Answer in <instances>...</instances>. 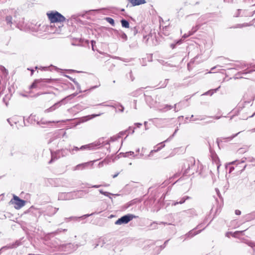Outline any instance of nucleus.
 Listing matches in <instances>:
<instances>
[{"mask_svg":"<svg viewBox=\"0 0 255 255\" xmlns=\"http://www.w3.org/2000/svg\"><path fill=\"white\" fill-rule=\"evenodd\" d=\"M93 43H94V41H92V49H93V50H94Z\"/></svg>","mask_w":255,"mask_h":255,"instance_id":"50","label":"nucleus"},{"mask_svg":"<svg viewBox=\"0 0 255 255\" xmlns=\"http://www.w3.org/2000/svg\"><path fill=\"white\" fill-rule=\"evenodd\" d=\"M67 78H68L69 79H70L71 81H72L75 84H77V82L75 81V79H73L72 78L70 77L69 76H66Z\"/></svg>","mask_w":255,"mask_h":255,"instance_id":"30","label":"nucleus"},{"mask_svg":"<svg viewBox=\"0 0 255 255\" xmlns=\"http://www.w3.org/2000/svg\"><path fill=\"white\" fill-rule=\"evenodd\" d=\"M54 159L53 155V154L52 153V158H51V159L49 161V163H52V162L53 161V160Z\"/></svg>","mask_w":255,"mask_h":255,"instance_id":"40","label":"nucleus"},{"mask_svg":"<svg viewBox=\"0 0 255 255\" xmlns=\"http://www.w3.org/2000/svg\"><path fill=\"white\" fill-rule=\"evenodd\" d=\"M144 124L145 125H146V124H147V122H145Z\"/></svg>","mask_w":255,"mask_h":255,"instance_id":"59","label":"nucleus"},{"mask_svg":"<svg viewBox=\"0 0 255 255\" xmlns=\"http://www.w3.org/2000/svg\"><path fill=\"white\" fill-rule=\"evenodd\" d=\"M33 72H34V70H31V74H33Z\"/></svg>","mask_w":255,"mask_h":255,"instance_id":"55","label":"nucleus"},{"mask_svg":"<svg viewBox=\"0 0 255 255\" xmlns=\"http://www.w3.org/2000/svg\"><path fill=\"white\" fill-rule=\"evenodd\" d=\"M99 192L102 194H103V195H104L105 196H109L111 194L110 193H109V192H104L102 190H100Z\"/></svg>","mask_w":255,"mask_h":255,"instance_id":"24","label":"nucleus"},{"mask_svg":"<svg viewBox=\"0 0 255 255\" xmlns=\"http://www.w3.org/2000/svg\"><path fill=\"white\" fill-rule=\"evenodd\" d=\"M246 167V166H244V168L242 170H242H244L245 169Z\"/></svg>","mask_w":255,"mask_h":255,"instance_id":"56","label":"nucleus"},{"mask_svg":"<svg viewBox=\"0 0 255 255\" xmlns=\"http://www.w3.org/2000/svg\"><path fill=\"white\" fill-rule=\"evenodd\" d=\"M235 214L237 215H240L241 214V212L239 210H236L235 211Z\"/></svg>","mask_w":255,"mask_h":255,"instance_id":"34","label":"nucleus"},{"mask_svg":"<svg viewBox=\"0 0 255 255\" xmlns=\"http://www.w3.org/2000/svg\"><path fill=\"white\" fill-rule=\"evenodd\" d=\"M242 11V9H238V13L236 14V17H238L240 16V13Z\"/></svg>","mask_w":255,"mask_h":255,"instance_id":"35","label":"nucleus"},{"mask_svg":"<svg viewBox=\"0 0 255 255\" xmlns=\"http://www.w3.org/2000/svg\"><path fill=\"white\" fill-rule=\"evenodd\" d=\"M168 242V240H167V241H166L164 242L163 248H164V247H165V246L167 245V244Z\"/></svg>","mask_w":255,"mask_h":255,"instance_id":"45","label":"nucleus"},{"mask_svg":"<svg viewBox=\"0 0 255 255\" xmlns=\"http://www.w3.org/2000/svg\"><path fill=\"white\" fill-rule=\"evenodd\" d=\"M135 216L132 214H128L119 218L115 222L116 225H122L128 223L129 221L135 218Z\"/></svg>","mask_w":255,"mask_h":255,"instance_id":"3","label":"nucleus"},{"mask_svg":"<svg viewBox=\"0 0 255 255\" xmlns=\"http://www.w3.org/2000/svg\"><path fill=\"white\" fill-rule=\"evenodd\" d=\"M47 15L51 23L61 24V22L65 20V17L56 11L47 13Z\"/></svg>","mask_w":255,"mask_h":255,"instance_id":"1","label":"nucleus"},{"mask_svg":"<svg viewBox=\"0 0 255 255\" xmlns=\"http://www.w3.org/2000/svg\"><path fill=\"white\" fill-rule=\"evenodd\" d=\"M120 107H121V108L119 109V111L121 112H123L124 111V107L121 105H120Z\"/></svg>","mask_w":255,"mask_h":255,"instance_id":"31","label":"nucleus"},{"mask_svg":"<svg viewBox=\"0 0 255 255\" xmlns=\"http://www.w3.org/2000/svg\"><path fill=\"white\" fill-rule=\"evenodd\" d=\"M106 20L107 22H108L109 23H110L111 24H112L113 26L115 24V21H114V20L111 18V17H106Z\"/></svg>","mask_w":255,"mask_h":255,"instance_id":"21","label":"nucleus"},{"mask_svg":"<svg viewBox=\"0 0 255 255\" xmlns=\"http://www.w3.org/2000/svg\"><path fill=\"white\" fill-rule=\"evenodd\" d=\"M119 173H116V174H115V175H114L113 176V178H116V177H117V176H118V175H119Z\"/></svg>","mask_w":255,"mask_h":255,"instance_id":"47","label":"nucleus"},{"mask_svg":"<svg viewBox=\"0 0 255 255\" xmlns=\"http://www.w3.org/2000/svg\"><path fill=\"white\" fill-rule=\"evenodd\" d=\"M254 130H255V129Z\"/></svg>","mask_w":255,"mask_h":255,"instance_id":"62","label":"nucleus"},{"mask_svg":"<svg viewBox=\"0 0 255 255\" xmlns=\"http://www.w3.org/2000/svg\"><path fill=\"white\" fill-rule=\"evenodd\" d=\"M41 81H43L44 82H49L50 80L49 79H43L41 80ZM41 81L40 80H35L34 83L31 85L30 88H34L36 87V85L39 83Z\"/></svg>","mask_w":255,"mask_h":255,"instance_id":"15","label":"nucleus"},{"mask_svg":"<svg viewBox=\"0 0 255 255\" xmlns=\"http://www.w3.org/2000/svg\"><path fill=\"white\" fill-rule=\"evenodd\" d=\"M87 186H88L89 187H92V188H98L100 187L101 185H95L90 186L89 184H86Z\"/></svg>","mask_w":255,"mask_h":255,"instance_id":"27","label":"nucleus"},{"mask_svg":"<svg viewBox=\"0 0 255 255\" xmlns=\"http://www.w3.org/2000/svg\"><path fill=\"white\" fill-rule=\"evenodd\" d=\"M215 68V67H214L212 68L211 69V70H213Z\"/></svg>","mask_w":255,"mask_h":255,"instance_id":"58","label":"nucleus"},{"mask_svg":"<svg viewBox=\"0 0 255 255\" xmlns=\"http://www.w3.org/2000/svg\"><path fill=\"white\" fill-rule=\"evenodd\" d=\"M59 102L57 103H55L54 105H53L52 106H51L49 108L46 109L45 111V113H49V112H51L54 111L58 107V106H59Z\"/></svg>","mask_w":255,"mask_h":255,"instance_id":"14","label":"nucleus"},{"mask_svg":"<svg viewBox=\"0 0 255 255\" xmlns=\"http://www.w3.org/2000/svg\"><path fill=\"white\" fill-rule=\"evenodd\" d=\"M119 36L124 40V41H126L127 40V35L124 33L122 31H120V32H117Z\"/></svg>","mask_w":255,"mask_h":255,"instance_id":"17","label":"nucleus"},{"mask_svg":"<svg viewBox=\"0 0 255 255\" xmlns=\"http://www.w3.org/2000/svg\"><path fill=\"white\" fill-rule=\"evenodd\" d=\"M163 224L164 225H171V224H168L167 223H166V222H160L159 224Z\"/></svg>","mask_w":255,"mask_h":255,"instance_id":"41","label":"nucleus"},{"mask_svg":"<svg viewBox=\"0 0 255 255\" xmlns=\"http://www.w3.org/2000/svg\"><path fill=\"white\" fill-rule=\"evenodd\" d=\"M101 115V114H98V115H92V116H93V117H94H94H97V116H100Z\"/></svg>","mask_w":255,"mask_h":255,"instance_id":"46","label":"nucleus"},{"mask_svg":"<svg viewBox=\"0 0 255 255\" xmlns=\"http://www.w3.org/2000/svg\"><path fill=\"white\" fill-rule=\"evenodd\" d=\"M134 102L135 103V106H134V109H136V100H134Z\"/></svg>","mask_w":255,"mask_h":255,"instance_id":"49","label":"nucleus"},{"mask_svg":"<svg viewBox=\"0 0 255 255\" xmlns=\"http://www.w3.org/2000/svg\"><path fill=\"white\" fill-rule=\"evenodd\" d=\"M248 245L249 246L252 248L254 251H255V243L252 242H249L248 243Z\"/></svg>","mask_w":255,"mask_h":255,"instance_id":"23","label":"nucleus"},{"mask_svg":"<svg viewBox=\"0 0 255 255\" xmlns=\"http://www.w3.org/2000/svg\"><path fill=\"white\" fill-rule=\"evenodd\" d=\"M254 114H253V115H252L251 116H250V117H253L254 116Z\"/></svg>","mask_w":255,"mask_h":255,"instance_id":"61","label":"nucleus"},{"mask_svg":"<svg viewBox=\"0 0 255 255\" xmlns=\"http://www.w3.org/2000/svg\"><path fill=\"white\" fill-rule=\"evenodd\" d=\"M151 99V97L149 96H147L145 98V100L147 102H148L149 100H150Z\"/></svg>","mask_w":255,"mask_h":255,"instance_id":"32","label":"nucleus"},{"mask_svg":"<svg viewBox=\"0 0 255 255\" xmlns=\"http://www.w3.org/2000/svg\"><path fill=\"white\" fill-rule=\"evenodd\" d=\"M170 46H171V47L172 49H173V48H175V44H171L170 45Z\"/></svg>","mask_w":255,"mask_h":255,"instance_id":"44","label":"nucleus"},{"mask_svg":"<svg viewBox=\"0 0 255 255\" xmlns=\"http://www.w3.org/2000/svg\"><path fill=\"white\" fill-rule=\"evenodd\" d=\"M191 199V197L188 196H185L181 198L180 200L177 202H174L172 203V205L176 206V205L180 204H182L184 203L186 200Z\"/></svg>","mask_w":255,"mask_h":255,"instance_id":"12","label":"nucleus"},{"mask_svg":"<svg viewBox=\"0 0 255 255\" xmlns=\"http://www.w3.org/2000/svg\"><path fill=\"white\" fill-rule=\"evenodd\" d=\"M198 29V27H196L195 28H193V31L192 32H190L189 34H184L182 36V38L185 39L187 38L191 35H192L194 32H195Z\"/></svg>","mask_w":255,"mask_h":255,"instance_id":"19","label":"nucleus"},{"mask_svg":"<svg viewBox=\"0 0 255 255\" xmlns=\"http://www.w3.org/2000/svg\"><path fill=\"white\" fill-rule=\"evenodd\" d=\"M140 149L138 148L136 150V152L139 153ZM139 153H138L137 154H139Z\"/></svg>","mask_w":255,"mask_h":255,"instance_id":"51","label":"nucleus"},{"mask_svg":"<svg viewBox=\"0 0 255 255\" xmlns=\"http://www.w3.org/2000/svg\"><path fill=\"white\" fill-rule=\"evenodd\" d=\"M0 70L2 72H4V73H5L6 74H7V70H6V69L4 67H3V66H0Z\"/></svg>","mask_w":255,"mask_h":255,"instance_id":"28","label":"nucleus"},{"mask_svg":"<svg viewBox=\"0 0 255 255\" xmlns=\"http://www.w3.org/2000/svg\"><path fill=\"white\" fill-rule=\"evenodd\" d=\"M179 104H180V103L177 104H175L174 107H175V112L178 111L179 110L178 109H177L176 110V109L177 108V107L179 106Z\"/></svg>","mask_w":255,"mask_h":255,"instance_id":"36","label":"nucleus"},{"mask_svg":"<svg viewBox=\"0 0 255 255\" xmlns=\"http://www.w3.org/2000/svg\"><path fill=\"white\" fill-rule=\"evenodd\" d=\"M71 194V193H69L67 194V195H70Z\"/></svg>","mask_w":255,"mask_h":255,"instance_id":"60","label":"nucleus"},{"mask_svg":"<svg viewBox=\"0 0 255 255\" xmlns=\"http://www.w3.org/2000/svg\"><path fill=\"white\" fill-rule=\"evenodd\" d=\"M220 88V86H219L218 88H217V89H215L214 90H211L210 91H209L207 92L206 93H205V95H212L215 92H216Z\"/></svg>","mask_w":255,"mask_h":255,"instance_id":"20","label":"nucleus"},{"mask_svg":"<svg viewBox=\"0 0 255 255\" xmlns=\"http://www.w3.org/2000/svg\"><path fill=\"white\" fill-rule=\"evenodd\" d=\"M121 23L123 27L128 28L129 26V22L127 20L122 19L121 20Z\"/></svg>","mask_w":255,"mask_h":255,"instance_id":"18","label":"nucleus"},{"mask_svg":"<svg viewBox=\"0 0 255 255\" xmlns=\"http://www.w3.org/2000/svg\"><path fill=\"white\" fill-rule=\"evenodd\" d=\"M99 241V243L100 244V246L101 247H104L105 245H110V244L109 243V242H110L111 239L108 238V237H103V238H100L98 239Z\"/></svg>","mask_w":255,"mask_h":255,"instance_id":"8","label":"nucleus"},{"mask_svg":"<svg viewBox=\"0 0 255 255\" xmlns=\"http://www.w3.org/2000/svg\"><path fill=\"white\" fill-rule=\"evenodd\" d=\"M131 129H132V130H131V133L133 134L134 133V128H132L131 127H129V128H128V130H130Z\"/></svg>","mask_w":255,"mask_h":255,"instance_id":"38","label":"nucleus"},{"mask_svg":"<svg viewBox=\"0 0 255 255\" xmlns=\"http://www.w3.org/2000/svg\"><path fill=\"white\" fill-rule=\"evenodd\" d=\"M91 144H86L84 145H82L80 147H78L77 146H73L72 148L68 149L69 153L72 154H74L75 152H77L79 150H83L86 149H90L92 147Z\"/></svg>","mask_w":255,"mask_h":255,"instance_id":"5","label":"nucleus"},{"mask_svg":"<svg viewBox=\"0 0 255 255\" xmlns=\"http://www.w3.org/2000/svg\"><path fill=\"white\" fill-rule=\"evenodd\" d=\"M7 122L9 123V124L11 126H12V124H11V121H10V119H7Z\"/></svg>","mask_w":255,"mask_h":255,"instance_id":"48","label":"nucleus"},{"mask_svg":"<svg viewBox=\"0 0 255 255\" xmlns=\"http://www.w3.org/2000/svg\"><path fill=\"white\" fill-rule=\"evenodd\" d=\"M213 162L217 165V170L219 171V167L221 165L219 158L218 157H213Z\"/></svg>","mask_w":255,"mask_h":255,"instance_id":"16","label":"nucleus"},{"mask_svg":"<svg viewBox=\"0 0 255 255\" xmlns=\"http://www.w3.org/2000/svg\"><path fill=\"white\" fill-rule=\"evenodd\" d=\"M178 130V128H177L175 130V131L173 133V134L171 136H170L169 137V138H168L167 139H166V140L164 141L163 142H161L160 143H159L158 144V145H160L159 146H158L157 147H156V146H155L154 147V149L151 150V151L150 152V153L147 156H145V158H147L148 157L151 156L153 152H157V151H159L160 149H161L162 148H163L165 146V144H164V143L165 142L167 141L169 139L172 138L174 136L175 134L177 132Z\"/></svg>","mask_w":255,"mask_h":255,"instance_id":"4","label":"nucleus"},{"mask_svg":"<svg viewBox=\"0 0 255 255\" xmlns=\"http://www.w3.org/2000/svg\"><path fill=\"white\" fill-rule=\"evenodd\" d=\"M10 203L14 205L16 209H19L25 205V201L20 199L16 195H13V198L11 200Z\"/></svg>","mask_w":255,"mask_h":255,"instance_id":"2","label":"nucleus"},{"mask_svg":"<svg viewBox=\"0 0 255 255\" xmlns=\"http://www.w3.org/2000/svg\"><path fill=\"white\" fill-rule=\"evenodd\" d=\"M104 103L98 104V105H103Z\"/></svg>","mask_w":255,"mask_h":255,"instance_id":"57","label":"nucleus"},{"mask_svg":"<svg viewBox=\"0 0 255 255\" xmlns=\"http://www.w3.org/2000/svg\"><path fill=\"white\" fill-rule=\"evenodd\" d=\"M69 153L68 149H62L57 151L58 157H64L68 155Z\"/></svg>","mask_w":255,"mask_h":255,"instance_id":"11","label":"nucleus"},{"mask_svg":"<svg viewBox=\"0 0 255 255\" xmlns=\"http://www.w3.org/2000/svg\"><path fill=\"white\" fill-rule=\"evenodd\" d=\"M98 87V86H94L92 88V89H95L96 88Z\"/></svg>","mask_w":255,"mask_h":255,"instance_id":"54","label":"nucleus"},{"mask_svg":"<svg viewBox=\"0 0 255 255\" xmlns=\"http://www.w3.org/2000/svg\"><path fill=\"white\" fill-rule=\"evenodd\" d=\"M236 162H237V161H235L230 162L226 164V168L227 169H228L229 168V173H231L235 169L234 166H231V165L235 164Z\"/></svg>","mask_w":255,"mask_h":255,"instance_id":"13","label":"nucleus"},{"mask_svg":"<svg viewBox=\"0 0 255 255\" xmlns=\"http://www.w3.org/2000/svg\"><path fill=\"white\" fill-rule=\"evenodd\" d=\"M182 41V39H180V40H179L177 41V42H176V43H177V44H180V43H181Z\"/></svg>","mask_w":255,"mask_h":255,"instance_id":"43","label":"nucleus"},{"mask_svg":"<svg viewBox=\"0 0 255 255\" xmlns=\"http://www.w3.org/2000/svg\"><path fill=\"white\" fill-rule=\"evenodd\" d=\"M144 150V149L143 148H142L141 152L140 153V154H134V152L133 151L127 152H126L125 153V157H128L129 155H132V156H133L135 158H142L144 156V154H143Z\"/></svg>","mask_w":255,"mask_h":255,"instance_id":"7","label":"nucleus"},{"mask_svg":"<svg viewBox=\"0 0 255 255\" xmlns=\"http://www.w3.org/2000/svg\"><path fill=\"white\" fill-rule=\"evenodd\" d=\"M52 209H53V208H51ZM53 210H54V213L53 214H55L56 213V212L58 210V208L57 209H56V208H54Z\"/></svg>","mask_w":255,"mask_h":255,"instance_id":"42","label":"nucleus"},{"mask_svg":"<svg viewBox=\"0 0 255 255\" xmlns=\"http://www.w3.org/2000/svg\"><path fill=\"white\" fill-rule=\"evenodd\" d=\"M132 6L139 5L146 3L145 0H128Z\"/></svg>","mask_w":255,"mask_h":255,"instance_id":"10","label":"nucleus"},{"mask_svg":"<svg viewBox=\"0 0 255 255\" xmlns=\"http://www.w3.org/2000/svg\"><path fill=\"white\" fill-rule=\"evenodd\" d=\"M125 132H126V131H125V132H120V133L121 134H122V135H123V134L125 133Z\"/></svg>","mask_w":255,"mask_h":255,"instance_id":"52","label":"nucleus"},{"mask_svg":"<svg viewBox=\"0 0 255 255\" xmlns=\"http://www.w3.org/2000/svg\"><path fill=\"white\" fill-rule=\"evenodd\" d=\"M172 108V106L168 105H166L163 109H160V111L162 112H165L166 111H168L169 110H170Z\"/></svg>","mask_w":255,"mask_h":255,"instance_id":"22","label":"nucleus"},{"mask_svg":"<svg viewBox=\"0 0 255 255\" xmlns=\"http://www.w3.org/2000/svg\"><path fill=\"white\" fill-rule=\"evenodd\" d=\"M90 164H91V165L93 164L92 161L79 164L75 167L74 170H78L80 169H83L85 168L86 167H87Z\"/></svg>","mask_w":255,"mask_h":255,"instance_id":"9","label":"nucleus"},{"mask_svg":"<svg viewBox=\"0 0 255 255\" xmlns=\"http://www.w3.org/2000/svg\"><path fill=\"white\" fill-rule=\"evenodd\" d=\"M241 132V131L238 132L237 133L235 134H234L230 137H227V138L229 140H232L233 138H234L235 137H236V136H237Z\"/></svg>","mask_w":255,"mask_h":255,"instance_id":"25","label":"nucleus"},{"mask_svg":"<svg viewBox=\"0 0 255 255\" xmlns=\"http://www.w3.org/2000/svg\"><path fill=\"white\" fill-rule=\"evenodd\" d=\"M5 22H6V25H7V27L9 29L13 28L12 27L13 25H17V24H18L16 21L15 20H13L12 17L10 15H8L6 16Z\"/></svg>","mask_w":255,"mask_h":255,"instance_id":"6","label":"nucleus"},{"mask_svg":"<svg viewBox=\"0 0 255 255\" xmlns=\"http://www.w3.org/2000/svg\"><path fill=\"white\" fill-rule=\"evenodd\" d=\"M77 219V217H71L69 218H65V221L66 222H68L70 220H73V219Z\"/></svg>","mask_w":255,"mask_h":255,"instance_id":"26","label":"nucleus"},{"mask_svg":"<svg viewBox=\"0 0 255 255\" xmlns=\"http://www.w3.org/2000/svg\"><path fill=\"white\" fill-rule=\"evenodd\" d=\"M90 215H91L87 214V215H84V216H85V217H89V216H90Z\"/></svg>","mask_w":255,"mask_h":255,"instance_id":"53","label":"nucleus"},{"mask_svg":"<svg viewBox=\"0 0 255 255\" xmlns=\"http://www.w3.org/2000/svg\"><path fill=\"white\" fill-rule=\"evenodd\" d=\"M135 125L138 127V128H139L141 126V124L140 123H135Z\"/></svg>","mask_w":255,"mask_h":255,"instance_id":"39","label":"nucleus"},{"mask_svg":"<svg viewBox=\"0 0 255 255\" xmlns=\"http://www.w3.org/2000/svg\"><path fill=\"white\" fill-rule=\"evenodd\" d=\"M131 129H132V130H131V133L133 134L134 133V128H132L131 127H129V128H128V130H130Z\"/></svg>","mask_w":255,"mask_h":255,"instance_id":"37","label":"nucleus"},{"mask_svg":"<svg viewBox=\"0 0 255 255\" xmlns=\"http://www.w3.org/2000/svg\"><path fill=\"white\" fill-rule=\"evenodd\" d=\"M100 246L98 240H97L96 244L94 246V248H96L98 246Z\"/></svg>","mask_w":255,"mask_h":255,"instance_id":"29","label":"nucleus"},{"mask_svg":"<svg viewBox=\"0 0 255 255\" xmlns=\"http://www.w3.org/2000/svg\"><path fill=\"white\" fill-rule=\"evenodd\" d=\"M129 77H130V80H131L132 81H133V80H134V78H133V76H132V73H131V71L129 72Z\"/></svg>","mask_w":255,"mask_h":255,"instance_id":"33","label":"nucleus"}]
</instances>
